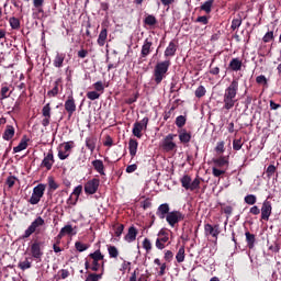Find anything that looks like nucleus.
Returning <instances> with one entry per match:
<instances>
[{"instance_id":"1","label":"nucleus","mask_w":281,"mask_h":281,"mask_svg":"<svg viewBox=\"0 0 281 281\" xmlns=\"http://www.w3.org/2000/svg\"><path fill=\"white\" fill-rule=\"evenodd\" d=\"M170 60L158 61L154 67V82L156 85H161L164 82L166 76L168 75V70L170 69Z\"/></svg>"},{"instance_id":"2","label":"nucleus","mask_w":281,"mask_h":281,"mask_svg":"<svg viewBox=\"0 0 281 281\" xmlns=\"http://www.w3.org/2000/svg\"><path fill=\"white\" fill-rule=\"evenodd\" d=\"M170 60L158 61L154 67V82L156 85H161L164 82L166 76L168 75V70L170 69Z\"/></svg>"},{"instance_id":"3","label":"nucleus","mask_w":281,"mask_h":281,"mask_svg":"<svg viewBox=\"0 0 281 281\" xmlns=\"http://www.w3.org/2000/svg\"><path fill=\"white\" fill-rule=\"evenodd\" d=\"M236 93H238V79H233L229 87L225 90V106H234V104H236Z\"/></svg>"},{"instance_id":"4","label":"nucleus","mask_w":281,"mask_h":281,"mask_svg":"<svg viewBox=\"0 0 281 281\" xmlns=\"http://www.w3.org/2000/svg\"><path fill=\"white\" fill-rule=\"evenodd\" d=\"M180 183L184 190H190V192H194V190H200L201 189V178H195L192 181V177L189 175H184L180 179Z\"/></svg>"},{"instance_id":"5","label":"nucleus","mask_w":281,"mask_h":281,"mask_svg":"<svg viewBox=\"0 0 281 281\" xmlns=\"http://www.w3.org/2000/svg\"><path fill=\"white\" fill-rule=\"evenodd\" d=\"M46 188H47V184H44V183H40L36 187H34L32 195L29 199V203L31 205H38V203H41V199L45 196Z\"/></svg>"},{"instance_id":"6","label":"nucleus","mask_w":281,"mask_h":281,"mask_svg":"<svg viewBox=\"0 0 281 281\" xmlns=\"http://www.w3.org/2000/svg\"><path fill=\"white\" fill-rule=\"evenodd\" d=\"M43 249H45V241L35 239L31 244V249H30L32 258H34V260H38L41 262V260L44 256Z\"/></svg>"},{"instance_id":"7","label":"nucleus","mask_w":281,"mask_h":281,"mask_svg":"<svg viewBox=\"0 0 281 281\" xmlns=\"http://www.w3.org/2000/svg\"><path fill=\"white\" fill-rule=\"evenodd\" d=\"M43 225H45V220L37 216L22 235V240L30 238V236H32V234H34L38 227H43Z\"/></svg>"},{"instance_id":"8","label":"nucleus","mask_w":281,"mask_h":281,"mask_svg":"<svg viewBox=\"0 0 281 281\" xmlns=\"http://www.w3.org/2000/svg\"><path fill=\"white\" fill-rule=\"evenodd\" d=\"M148 122H149L148 116H145L142 121L134 123V126L132 130L134 137L142 139V131L148 130Z\"/></svg>"},{"instance_id":"9","label":"nucleus","mask_w":281,"mask_h":281,"mask_svg":"<svg viewBox=\"0 0 281 281\" xmlns=\"http://www.w3.org/2000/svg\"><path fill=\"white\" fill-rule=\"evenodd\" d=\"M166 221L170 227H175L177 223H181V221H186V215L181 213L180 211H171L166 216Z\"/></svg>"},{"instance_id":"10","label":"nucleus","mask_w":281,"mask_h":281,"mask_svg":"<svg viewBox=\"0 0 281 281\" xmlns=\"http://www.w3.org/2000/svg\"><path fill=\"white\" fill-rule=\"evenodd\" d=\"M175 137H177V134H168L162 139V149L165 153H172L177 148V143H175Z\"/></svg>"},{"instance_id":"11","label":"nucleus","mask_w":281,"mask_h":281,"mask_svg":"<svg viewBox=\"0 0 281 281\" xmlns=\"http://www.w3.org/2000/svg\"><path fill=\"white\" fill-rule=\"evenodd\" d=\"M98 188H100V179L98 178H92L83 187L86 194H95Z\"/></svg>"},{"instance_id":"12","label":"nucleus","mask_w":281,"mask_h":281,"mask_svg":"<svg viewBox=\"0 0 281 281\" xmlns=\"http://www.w3.org/2000/svg\"><path fill=\"white\" fill-rule=\"evenodd\" d=\"M204 234L205 236H212L215 240H218V234H221V225L215 224H205L204 225Z\"/></svg>"},{"instance_id":"13","label":"nucleus","mask_w":281,"mask_h":281,"mask_svg":"<svg viewBox=\"0 0 281 281\" xmlns=\"http://www.w3.org/2000/svg\"><path fill=\"white\" fill-rule=\"evenodd\" d=\"M59 93H63V79L58 78L55 82H53V88L48 90L47 95L48 98H56V95H59Z\"/></svg>"},{"instance_id":"14","label":"nucleus","mask_w":281,"mask_h":281,"mask_svg":"<svg viewBox=\"0 0 281 281\" xmlns=\"http://www.w3.org/2000/svg\"><path fill=\"white\" fill-rule=\"evenodd\" d=\"M168 240H170L168 233H166L164 229H160L158 233V238L156 239L157 249H166V243H168Z\"/></svg>"},{"instance_id":"15","label":"nucleus","mask_w":281,"mask_h":281,"mask_svg":"<svg viewBox=\"0 0 281 281\" xmlns=\"http://www.w3.org/2000/svg\"><path fill=\"white\" fill-rule=\"evenodd\" d=\"M272 210L271 202L268 200L263 201L261 206V221H269Z\"/></svg>"},{"instance_id":"16","label":"nucleus","mask_w":281,"mask_h":281,"mask_svg":"<svg viewBox=\"0 0 281 281\" xmlns=\"http://www.w3.org/2000/svg\"><path fill=\"white\" fill-rule=\"evenodd\" d=\"M153 53V41L146 38L140 49V58H148Z\"/></svg>"},{"instance_id":"17","label":"nucleus","mask_w":281,"mask_h":281,"mask_svg":"<svg viewBox=\"0 0 281 281\" xmlns=\"http://www.w3.org/2000/svg\"><path fill=\"white\" fill-rule=\"evenodd\" d=\"M12 87V85L8 83V82H3L1 83V88H0V101L5 100L8 98H10L12 95V92L14 91V89H10Z\"/></svg>"},{"instance_id":"18","label":"nucleus","mask_w":281,"mask_h":281,"mask_svg":"<svg viewBox=\"0 0 281 281\" xmlns=\"http://www.w3.org/2000/svg\"><path fill=\"white\" fill-rule=\"evenodd\" d=\"M53 166H54V153L50 150L42 160L41 168H46V170H52Z\"/></svg>"},{"instance_id":"19","label":"nucleus","mask_w":281,"mask_h":281,"mask_svg":"<svg viewBox=\"0 0 281 281\" xmlns=\"http://www.w3.org/2000/svg\"><path fill=\"white\" fill-rule=\"evenodd\" d=\"M170 214V204L169 203H164V204H160L157 209V212H156V215L164 220L166 218V216Z\"/></svg>"},{"instance_id":"20","label":"nucleus","mask_w":281,"mask_h":281,"mask_svg":"<svg viewBox=\"0 0 281 281\" xmlns=\"http://www.w3.org/2000/svg\"><path fill=\"white\" fill-rule=\"evenodd\" d=\"M42 115H43V120H42V125L44 127L49 126V120H52V108L49 106H44L42 110Z\"/></svg>"},{"instance_id":"21","label":"nucleus","mask_w":281,"mask_h":281,"mask_svg":"<svg viewBox=\"0 0 281 281\" xmlns=\"http://www.w3.org/2000/svg\"><path fill=\"white\" fill-rule=\"evenodd\" d=\"M177 49V43L175 41H171L165 49V58H172L173 56H176Z\"/></svg>"},{"instance_id":"22","label":"nucleus","mask_w":281,"mask_h":281,"mask_svg":"<svg viewBox=\"0 0 281 281\" xmlns=\"http://www.w3.org/2000/svg\"><path fill=\"white\" fill-rule=\"evenodd\" d=\"M137 234H139V232L136 229V227L131 226L124 237V240H126V243H135L137 239Z\"/></svg>"},{"instance_id":"23","label":"nucleus","mask_w":281,"mask_h":281,"mask_svg":"<svg viewBox=\"0 0 281 281\" xmlns=\"http://www.w3.org/2000/svg\"><path fill=\"white\" fill-rule=\"evenodd\" d=\"M106 38H109V31L104 27L99 33V37L97 40L99 47H104V45H106Z\"/></svg>"},{"instance_id":"24","label":"nucleus","mask_w":281,"mask_h":281,"mask_svg":"<svg viewBox=\"0 0 281 281\" xmlns=\"http://www.w3.org/2000/svg\"><path fill=\"white\" fill-rule=\"evenodd\" d=\"M91 164H92V167L94 168L95 172L101 175V177H104V175H106L104 172V162L101 159L92 160Z\"/></svg>"},{"instance_id":"25","label":"nucleus","mask_w":281,"mask_h":281,"mask_svg":"<svg viewBox=\"0 0 281 281\" xmlns=\"http://www.w3.org/2000/svg\"><path fill=\"white\" fill-rule=\"evenodd\" d=\"M139 147V143L135 138H130L128 142V150L132 159L137 155V148Z\"/></svg>"},{"instance_id":"26","label":"nucleus","mask_w":281,"mask_h":281,"mask_svg":"<svg viewBox=\"0 0 281 281\" xmlns=\"http://www.w3.org/2000/svg\"><path fill=\"white\" fill-rule=\"evenodd\" d=\"M228 69H231V71H240V69H243V60L233 58L228 64Z\"/></svg>"},{"instance_id":"27","label":"nucleus","mask_w":281,"mask_h":281,"mask_svg":"<svg viewBox=\"0 0 281 281\" xmlns=\"http://www.w3.org/2000/svg\"><path fill=\"white\" fill-rule=\"evenodd\" d=\"M179 139L181 144H190V139H192V134L189 133L186 128L179 131Z\"/></svg>"},{"instance_id":"28","label":"nucleus","mask_w":281,"mask_h":281,"mask_svg":"<svg viewBox=\"0 0 281 281\" xmlns=\"http://www.w3.org/2000/svg\"><path fill=\"white\" fill-rule=\"evenodd\" d=\"M65 58H66L65 53H57L53 60L54 67H56L57 69H60V67H63V64L65 63Z\"/></svg>"},{"instance_id":"29","label":"nucleus","mask_w":281,"mask_h":281,"mask_svg":"<svg viewBox=\"0 0 281 281\" xmlns=\"http://www.w3.org/2000/svg\"><path fill=\"white\" fill-rule=\"evenodd\" d=\"M97 144H98V137L89 136L86 138V146L90 150V153H93L95 150Z\"/></svg>"},{"instance_id":"30","label":"nucleus","mask_w":281,"mask_h":281,"mask_svg":"<svg viewBox=\"0 0 281 281\" xmlns=\"http://www.w3.org/2000/svg\"><path fill=\"white\" fill-rule=\"evenodd\" d=\"M154 265L159 267V271H158L159 277L166 276V269H168V266L166 265V262H161L160 258H156L154 259Z\"/></svg>"},{"instance_id":"31","label":"nucleus","mask_w":281,"mask_h":281,"mask_svg":"<svg viewBox=\"0 0 281 281\" xmlns=\"http://www.w3.org/2000/svg\"><path fill=\"white\" fill-rule=\"evenodd\" d=\"M14 133H15L14 126L7 125L2 137H3V139H5V142H10V139H12V137H14Z\"/></svg>"},{"instance_id":"32","label":"nucleus","mask_w":281,"mask_h":281,"mask_svg":"<svg viewBox=\"0 0 281 281\" xmlns=\"http://www.w3.org/2000/svg\"><path fill=\"white\" fill-rule=\"evenodd\" d=\"M213 7H214V0H206L203 4H201L200 10L202 12H205V14H211Z\"/></svg>"},{"instance_id":"33","label":"nucleus","mask_w":281,"mask_h":281,"mask_svg":"<svg viewBox=\"0 0 281 281\" xmlns=\"http://www.w3.org/2000/svg\"><path fill=\"white\" fill-rule=\"evenodd\" d=\"M245 236L248 249H254V247H256V235L251 234L250 232H246Z\"/></svg>"},{"instance_id":"34","label":"nucleus","mask_w":281,"mask_h":281,"mask_svg":"<svg viewBox=\"0 0 281 281\" xmlns=\"http://www.w3.org/2000/svg\"><path fill=\"white\" fill-rule=\"evenodd\" d=\"M30 1V0H25ZM43 5H45V0H33V7L37 9L38 14H44L45 10H43Z\"/></svg>"},{"instance_id":"35","label":"nucleus","mask_w":281,"mask_h":281,"mask_svg":"<svg viewBox=\"0 0 281 281\" xmlns=\"http://www.w3.org/2000/svg\"><path fill=\"white\" fill-rule=\"evenodd\" d=\"M177 262L181 263L186 260V246H181L176 255Z\"/></svg>"},{"instance_id":"36","label":"nucleus","mask_w":281,"mask_h":281,"mask_svg":"<svg viewBox=\"0 0 281 281\" xmlns=\"http://www.w3.org/2000/svg\"><path fill=\"white\" fill-rule=\"evenodd\" d=\"M144 23H145V25H148L149 27H155V25L157 24V18H155V15H153V14H148L144 19Z\"/></svg>"},{"instance_id":"37","label":"nucleus","mask_w":281,"mask_h":281,"mask_svg":"<svg viewBox=\"0 0 281 281\" xmlns=\"http://www.w3.org/2000/svg\"><path fill=\"white\" fill-rule=\"evenodd\" d=\"M89 258L93 261L100 262V260H104V255H102L100 249H97L94 252L89 255Z\"/></svg>"},{"instance_id":"38","label":"nucleus","mask_w":281,"mask_h":281,"mask_svg":"<svg viewBox=\"0 0 281 281\" xmlns=\"http://www.w3.org/2000/svg\"><path fill=\"white\" fill-rule=\"evenodd\" d=\"M27 148V139L22 138L18 146L13 147V153H21Z\"/></svg>"},{"instance_id":"39","label":"nucleus","mask_w":281,"mask_h":281,"mask_svg":"<svg viewBox=\"0 0 281 281\" xmlns=\"http://www.w3.org/2000/svg\"><path fill=\"white\" fill-rule=\"evenodd\" d=\"M9 23L12 30H20L21 27V20H19L18 18H10Z\"/></svg>"},{"instance_id":"40","label":"nucleus","mask_w":281,"mask_h":281,"mask_svg":"<svg viewBox=\"0 0 281 281\" xmlns=\"http://www.w3.org/2000/svg\"><path fill=\"white\" fill-rule=\"evenodd\" d=\"M18 267L22 271H26V269H32V262H30V259L25 258L24 261L19 262Z\"/></svg>"},{"instance_id":"41","label":"nucleus","mask_w":281,"mask_h":281,"mask_svg":"<svg viewBox=\"0 0 281 281\" xmlns=\"http://www.w3.org/2000/svg\"><path fill=\"white\" fill-rule=\"evenodd\" d=\"M60 233L61 234H64V236H69V235H74V236H76V233H74V227L70 225V224H68V225H66V226H64L61 229H60Z\"/></svg>"},{"instance_id":"42","label":"nucleus","mask_w":281,"mask_h":281,"mask_svg":"<svg viewBox=\"0 0 281 281\" xmlns=\"http://www.w3.org/2000/svg\"><path fill=\"white\" fill-rule=\"evenodd\" d=\"M108 252L110 258H117L120 256V250L115 246H108Z\"/></svg>"},{"instance_id":"43","label":"nucleus","mask_w":281,"mask_h":281,"mask_svg":"<svg viewBox=\"0 0 281 281\" xmlns=\"http://www.w3.org/2000/svg\"><path fill=\"white\" fill-rule=\"evenodd\" d=\"M213 164H215V166H218V168H223V166H227V164H229V161H227V158L225 157H220L213 160Z\"/></svg>"},{"instance_id":"44","label":"nucleus","mask_w":281,"mask_h":281,"mask_svg":"<svg viewBox=\"0 0 281 281\" xmlns=\"http://www.w3.org/2000/svg\"><path fill=\"white\" fill-rule=\"evenodd\" d=\"M244 201L247 203V205H256L258 199L254 194H248L245 196Z\"/></svg>"},{"instance_id":"45","label":"nucleus","mask_w":281,"mask_h":281,"mask_svg":"<svg viewBox=\"0 0 281 281\" xmlns=\"http://www.w3.org/2000/svg\"><path fill=\"white\" fill-rule=\"evenodd\" d=\"M143 249H145L146 254H150L153 250V243H150V239L145 238L143 240Z\"/></svg>"},{"instance_id":"46","label":"nucleus","mask_w":281,"mask_h":281,"mask_svg":"<svg viewBox=\"0 0 281 281\" xmlns=\"http://www.w3.org/2000/svg\"><path fill=\"white\" fill-rule=\"evenodd\" d=\"M75 248L79 251H87V249H89V244H82V241H76L75 243Z\"/></svg>"},{"instance_id":"47","label":"nucleus","mask_w":281,"mask_h":281,"mask_svg":"<svg viewBox=\"0 0 281 281\" xmlns=\"http://www.w3.org/2000/svg\"><path fill=\"white\" fill-rule=\"evenodd\" d=\"M93 89L97 91V93H104V82L102 81H97L93 83Z\"/></svg>"},{"instance_id":"48","label":"nucleus","mask_w":281,"mask_h":281,"mask_svg":"<svg viewBox=\"0 0 281 281\" xmlns=\"http://www.w3.org/2000/svg\"><path fill=\"white\" fill-rule=\"evenodd\" d=\"M186 122H187L186 116L179 115L176 119V126H178V128H183V126H186Z\"/></svg>"},{"instance_id":"49","label":"nucleus","mask_w":281,"mask_h":281,"mask_svg":"<svg viewBox=\"0 0 281 281\" xmlns=\"http://www.w3.org/2000/svg\"><path fill=\"white\" fill-rule=\"evenodd\" d=\"M102 280V273H89L86 281H99Z\"/></svg>"},{"instance_id":"50","label":"nucleus","mask_w":281,"mask_h":281,"mask_svg":"<svg viewBox=\"0 0 281 281\" xmlns=\"http://www.w3.org/2000/svg\"><path fill=\"white\" fill-rule=\"evenodd\" d=\"M205 93H207V90H205V87L200 86L195 90V98H203V95H205Z\"/></svg>"},{"instance_id":"51","label":"nucleus","mask_w":281,"mask_h":281,"mask_svg":"<svg viewBox=\"0 0 281 281\" xmlns=\"http://www.w3.org/2000/svg\"><path fill=\"white\" fill-rule=\"evenodd\" d=\"M48 188L49 190H58V183L54 180V177H48Z\"/></svg>"},{"instance_id":"52","label":"nucleus","mask_w":281,"mask_h":281,"mask_svg":"<svg viewBox=\"0 0 281 281\" xmlns=\"http://www.w3.org/2000/svg\"><path fill=\"white\" fill-rule=\"evenodd\" d=\"M256 82L257 85H263V87H268V80L267 77H265V75H260L256 78Z\"/></svg>"},{"instance_id":"53","label":"nucleus","mask_w":281,"mask_h":281,"mask_svg":"<svg viewBox=\"0 0 281 281\" xmlns=\"http://www.w3.org/2000/svg\"><path fill=\"white\" fill-rule=\"evenodd\" d=\"M273 31H269L267 32L263 37H262V41L263 43H271V41H273Z\"/></svg>"},{"instance_id":"54","label":"nucleus","mask_w":281,"mask_h":281,"mask_svg":"<svg viewBox=\"0 0 281 281\" xmlns=\"http://www.w3.org/2000/svg\"><path fill=\"white\" fill-rule=\"evenodd\" d=\"M240 25H243V19H234L233 21H232V25H231V27H232V30H238V27H240Z\"/></svg>"},{"instance_id":"55","label":"nucleus","mask_w":281,"mask_h":281,"mask_svg":"<svg viewBox=\"0 0 281 281\" xmlns=\"http://www.w3.org/2000/svg\"><path fill=\"white\" fill-rule=\"evenodd\" d=\"M71 194L72 196H76V201H78V199H80V194H82V186L79 184L76 187Z\"/></svg>"},{"instance_id":"56","label":"nucleus","mask_w":281,"mask_h":281,"mask_svg":"<svg viewBox=\"0 0 281 281\" xmlns=\"http://www.w3.org/2000/svg\"><path fill=\"white\" fill-rule=\"evenodd\" d=\"M8 188H14V184L16 183V177L9 176L5 181Z\"/></svg>"},{"instance_id":"57","label":"nucleus","mask_w":281,"mask_h":281,"mask_svg":"<svg viewBox=\"0 0 281 281\" xmlns=\"http://www.w3.org/2000/svg\"><path fill=\"white\" fill-rule=\"evenodd\" d=\"M195 23H202V25H207V23H210V18H207V15L198 16Z\"/></svg>"},{"instance_id":"58","label":"nucleus","mask_w":281,"mask_h":281,"mask_svg":"<svg viewBox=\"0 0 281 281\" xmlns=\"http://www.w3.org/2000/svg\"><path fill=\"white\" fill-rule=\"evenodd\" d=\"M240 148H243V139H240V138L234 139L233 140V149L240 150Z\"/></svg>"},{"instance_id":"59","label":"nucleus","mask_w":281,"mask_h":281,"mask_svg":"<svg viewBox=\"0 0 281 281\" xmlns=\"http://www.w3.org/2000/svg\"><path fill=\"white\" fill-rule=\"evenodd\" d=\"M266 173H267L268 179H271V177H273V175H276V166H273V165L268 166Z\"/></svg>"},{"instance_id":"60","label":"nucleus","mask_w":281,"mask_h":281,"mask_svg":"<svg viewBox=\"0 0 281 281\" xmlns=\"http://www.w3.org/2000/svg\"><path fill=\"white\" fill-rule=\"evenodd\" d=\"M172 258H175V254L171 250H166L164 256L166 262H172Z\"/></svg>"},{"instance_id":"61","label":"nucleus","mask_w":281,"mask_h":281,"mask_svg":"<svg viewBox=\"0 0 281 281\" xmlns=\"http://www.w3.org/2000/svg\"><path fill=\"white\" fill-rule=\"evenodd\" d=\"M116 228H115V236L117 238H120V236H122V234L124 233V224H116Z\"/></svg>"},{"instance_id":"62","label":"nucleus","mask_w":281,"mask_h":281,"mask_svg":"<svg viewBox=\"0 0 281 281\" xmlns=\"http://www.w3.org/2000/svg\"><path fill=\"white\" fill-rule=\"evenodd\" d=\"M71 148H74V140H69V142H66L64 143V150L66 153H71Z\"/></svg>"},{"instance_id":"63","label":"nucleus","mask_w":281,"mask_h":281,"mask_svg":"<svg viewBox=\"0 0 281 281\" xmlns=\"http://www.w3.org/2000/svg\"><path fill=\"white\" fill-rule=\"evenodd\" d=\"M69 151H66V150H58V158L61 160V161H65V159H67L69 157Z\"/></svg>"},{"instance_id":"64","label":"nucleus","mask_w":281,"mask_h":281,"mask_svg":"<svg viewBox=\"0 0 281 281\" xmlns=\"http://www.w3.org/2000/svg\"><path fill=\"white\" fill-rule=\"evenodd\" d=\"M87 98L89 100H98V98H100V93H98L97 91H90L87 93Z\"/></svg>"}]
</instances>
